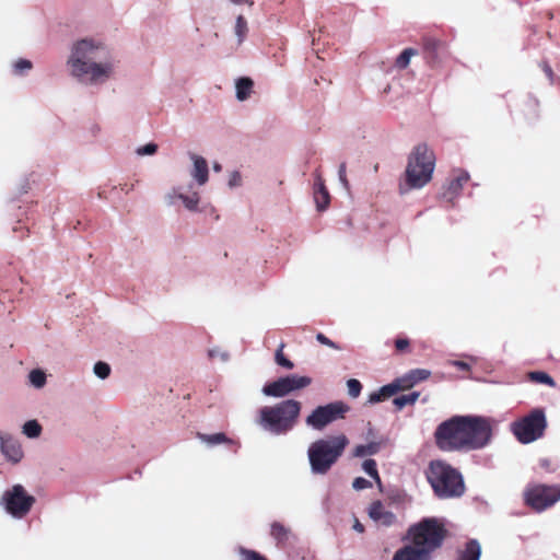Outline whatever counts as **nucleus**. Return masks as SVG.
<instances>
[{"label":"nucleus","instance_id":"obj_1","mask_svg":"<svg viewBox=\"0 0 560 560\" xmlns=\"http://www.w3.org/2000/svg\"><path fill=\"white\" fill-rule=\"evenodd\" d=\"M66 68L69 77L78 84L100 88L115 78L118 59L104 39L84 36L71 43Z\"/></svg>","mask_w":560,"mask_h":560},{"label":"nucleus","instance_id":"obj_2","mask_svg":"<svg viewBox=\"0 0 560 560\" xmlns=\"http://www.w3.org/2000/svg\"><path fill=\"white\" fill-rule=\"evenodd\" d=\"M491 425L478 416H455L442 422L435 431L436 445L443 451H474L489 444Z\"/></svg>","mask_w":560,"mask_h":560},{"label":"nucleus","instance_id":"obj_3","mask_svg":"<svg viewBox=\"0 0 560 560\" xmlns=\"http://www.w3.org/2000/svg\"><path fill=\"white\" fill-rule=\"evenodd\" d=\"M190 167L188 174L191 182L186 185L172 187L165 195L164 200L168 206L180 202L189 212H200L201 192L200 188L208 184L210 170L208 161L196 152H188Z\"/></svg>","mask_w":560,"mask_h":560},{"label":"nucleus","instance_id":"obj_4","mask_svg":"<svg viewBox=\"0 0 560 560\" xmlns=\"http://www.w3.org/2000/svg\"><path fill=\"white\" fill-rule=\"evenodd\" d=\"M409 536L411 544L398 549L393 560H429L442 544L444 530L436 520L425 518L409 529Z\"/></svg>","mask_w":560,"mask_h":560},{"label":"nucleus","instance_id":"obj_5","mask_svg":"<svg viewBox=\"0 0 560 560\" xmlns=\"http://www.w3.org/2000/svg\"><path fill=\"white\" fill-rule=\"evenodd\" d=\"M435 168V155L433 150L427 143H419L411 150L405 177L399 186L401 194L412 189H421L428 185L433 176Z\"/></svg>","mask_w":560,"mask_h":560},{"label":"nucleus","instance_id":"obj_6","mask_svg":"<svg viewBox=\"0 0 560 560\" xmlns=\"http://www.w3.org/2000/svg\"><path fill=\"white\" fill-rule=\"evenodd\" d=\"M300 412V401L283 400L273 406L262 407L258 412L257 424L271 434L282 435L295 427Z\"/></svg>","mask_w":560,"mask_h":560},{"label":"nucleus","instance_id":"obj_7","mask_svg":"<svg viewBox=\"0 0 560 560\" xmlns=\"http://www.w3.org/2000/svg\"><path fill=\"white\" fill-rule=\"evenodd\" d=\"M349 440L338 434L313 442L307 450L311 471L314 475H326L342 455Z\"/></svg>","mask_w":560,"mask_h":560},{"label":"nucleus","instance_id":"obj_8","mask_svg":"<svg viewBox=\"0 0 560 560\" xmlns=\"http://www.w3.org/2000/svg\"><path fill=\"white\" fill-rule=\"evenodd\" d=\"M427 478L440 498L459 497L464 493L465 486L462 475L445 462H431Z\"/></svg>","mask_w":560,"mask_h":560},{"label":"nucleus","instance_id":"obj_9","mask_svg":"<svg viewBox=\"0 0 560 560\" xmlns=\"http://www.w3.org/2000/svg\"><path fill=\"white\" fill-rule=\"evenodd\" d=\"M34 503L35 498L22 485L12 486L0 498V505L14 518H23L28 514Z\"/></svg>","mask_w":560,"mask_h":560},{"label":"nucleus","instance_id":"obj_10","mask_svg":"<svg viewBox=\"0 0 560 560\" xmlns=\"http://www.w3.org/2000/svg\"><path fill=\"white\" fill-rule=\"evenodd\" d=\"M546 424L544 411L535 409L528 416L515 421L512 424V431L521 443L527 444L542 436Z\"/></svg>","mask_w":560,"mask_h":560},{"label":"nucleus","instance_id":"obj_11","mask_svg":"<svg viewBox=\"0 0 560 560\" xmlns=\"http://www.w3.org/2000/svg\"><path fill=\"white\" fill-rule=\"evenodd\" d=\"M524 498L527 505L537 512H541L560 500V487L532 485L526 488Z\"/></svg>","mask_w":560,"mask_h":560},{"label":"nucleus","instance_id":"obj_12","mask_svg":"<svg viewBox=\"0 0 560 560\" xmlns=\"http://www.w3.org/2000/svg\"><path fill=\"white\" fill-rule=\"evenodd\" d=\"M348 410L349 407L341 401L319 406L314 409L310 416H307L305 422L308 427L315 430H323L335 420L342 419Z\"/></svg>","mask_w":560,"mask_h":560},{"label":"nucleus","instance_id":"obj_13","mask_svg":"<svg viewBox=\"0 0 560 560\" xmlns=\"http://www.w3.org/2000/svg\"><path fill=\"white\" fill-rule=\"evenodd\" d=\"M311 383L312 378L308 376L291 374L265 385L262 387V393L266 396L283 397L292 392L307 387Z\"/></svg>","mask_w":560,"mask_h":560},{"label":"nucleus","instance_id":"obj_14","mask_svg":"<svg viewBox=\"0 0 560 560\" xmlns=\"http://www.w3.org/2000/svg\"><path fill=\"white\" fill-rule=\"evenodd\" d=\"M368 514L377 525L392 526L396 522V516L393 512L385 509L381 501H374L370 504Z\"/></svg>","mask_w":560,"mask_h":560},{"label":"nucleus","instance_id":"obj_15","mask_svg":"<svg viewBox=\"0 0 560 560\" xmlns=\"http://www.w3.org/2000/svg\"><path fill=\"white\" fill-rule=\"evenodd\" d=\"M469 180V175L466 172L457 173L451 178L444 187L442 197L444 200L452 202L462 191L463 187Z\"/></svg>","mask_w":560,"mask_h":560},{"label":"nucleus","instance_id":"obj_16","mask_svg":"<svg viewBox=\"0 0 560 560\" xmlns=\"http://www.w3.org/2000/svg\"><path fill=\"white\" fill-rule=\"evenodd\" d=\"M314 201L318 211L326 210L330 201L329 192L319 173L315 174Z\"/></svg>","mask_w":560,"mask_h":560},{"label":"nucleus","instance_id":"obj_17","mask_svg":"<svg viewBox=\"0 0 560 560\" xmlns=\"http://www.w3.org/2000/svg\"><path fill=\"white\" fill-rule=\"evenodd\" d=\"M0 450L3 456L13 464L21 462L23 458L21 443L14 438L3 440Z\"/></svg>","mask_w":560,"mask_h":560},{"label":"nucleus","instance_id":"obj_18","mask_svg":"<svg viewBox=\"0 0 560 560\" xmlns=\"http://www.w3.org/2000/svg\"><path fill=\"white\" fill-rule=\"evenodd\" d=\"M431 375V372L424 369H416L411 370L401 377H398L399 383L402 386V389H409L412 386H415L417 383L424 381L429 378Z\"/></svg>","mask_w":560,"mask_h":560},{"label":"nucleus","instance_id":"obj_19","mask_svg":"<svg viewBox=\"0 0 560 560\" xmlns=\"http://www.w3.org/2000/svg\"><path fill=\"white\" fill-rule=\"evenodd\" d=\"M254 81L250 78L243 77L235 81L236 98L240 102L248 100L253 93Z\"/></svg>","mask_w":560,"mask_h":560},{"label":"nucleus","instance_id":"obj_20","mask_svg":"<svg viewBox=\"0 0 560 560\" xmlns=\"http://www.w3.org/2000/svg\"><path fill=\"white\" fill-rule=\"evenodd\" d=\"M270 535L277 540L278 544L282 545L289 540L291 530L283 524L275 522L271 524Z\"/></svg>","mask_w":560,"mask_h":560},{"label":"nucleus","instance_id":"obj_21","mask_svg":"<svg viewBox=\"0 0 560 560\" xmlns=\"http://www.w3.org/2000/svg\"><path fill=\"white\" fill-rule=\"evenodd\" d=\"M248 31L249 28L247 20L241 14L237 15L234 24V34L237 39V45H242L244 43V40L247 37Z\"/></svg>","mask_w":560,"mask_h":560},{"label":"nucleus","instance_id":"obj_22","mask_svg":"<svg viewBox=\"0 0 560 560\" xmlns=\"http://www.w3.org/2000/svg\"><path fill=\"white\" fill-rule=\"evenodd\" d=\"M481 547L477 540L467 542L465 550L460 555V560H479Z\"/></svg>","mask_w":560,"mask_h":560},{"label":"nucleus","instance_id":"obj_23","mask_svg":"<svg viewBox=\"0 0 560 560\" xmlns=\"http://www.w3.org/2000/svg\"><path fill=\"white\" fill-rule=\"evenodd\" d=\"M380 451V443L370 442L368 444L357 445L353 451V457H365L369 455H374Z\"/></svg>","mask_w":560,"mask_h":560},{"label":"nucleus","instance_id":"obj_24","mask_svg":"<svg viewBox=\"0 0 560 560\" xmlns=\"http://www.w3.org/2000/svg\"><path fill=\"white\" fill-rule=\"evenodd\" d=\"M43 431L42 425L35 419L26 421L22 425V433L28 439H37L40 436Z\"/></svg>","mask_w":560,"mask_h":560},{"label":"nucleus","instance_id":"obj_25","mask_svg":"<svg viewBox=\"0 0 560 560\" xmlns=\"http://www.w3.org/2000/svg\"><path fill=\"white\" fill-rule=\"evenodd\" d=\"M27 377H28L30 384L36 389L43 388L47 382L46 373L40 369L32 370L28 373Z\"/></svg>","mask_w":560,"mask_h":560},{"label":"nucleus","instance_id":"obj_26","mask_svg":"<svg viewBox=\"0 0 560 560\" xmlns=\"http://www.w3.org/2000/svg\"><path fill=\"white\" fill-rule=\"evenodd\" d=\"M419 396L420 394L418 392H413L396 397L393 402L398 409H402L408 405H413L418 400Z\"/></svg>","mask_w":560,"mask_h":560},{"label":"nucleus","instance_id":"obj_27","mask_svg":"<svg viewBox=\"0 0 560 560\" xmlns=\"http://www.w3.org/2000/svg\"><path fill=\"white\" fill-rule=\"evenodd\" d=\"M198 438L201 442L208 445H217L221 443H225L228 438L224 433H214V434H198Z\"/></svg>","mask_w":560,"mask_h":560},{"label":"nucleus","instance_id":"obj_28","mask_svg":"<svg viewBox=\"0 0 560 560\" xmlns=\"http://www.w3.org/2000/svg\"><path fill=\"white\" fill-rule=\"evenodd\" d=\"M417 54L412 48H407L396 59V66L399 69H405L409 66L411 58Z\"/></svg>","mask_w":560,"mask_h":560},{"label":"nucleus","instance_id":"obj_29","mask_svg":"<svg viewBox=\"0 0 560 560\" xmlns=\"http://www.w3.org/2000/svg\"><path fill=\"white\" fill-rule=\"evenodd\" d=\"M362 469L373 478L378 486H381V478L377 472L376 463L374 459H365L362 464Z\"/></svg>","mask_w":560,"mask_h":560},{"label":"nucleus","instance_id":"obj_30","mask_svg":"<svg viewBox=\"0 0 560 560\" xmlns=\"http://www.w3.org/2000/svg\"><path fill=\"white\" fill-rule=\"evenodd\" d=\"M226 185H228L229 189H231V190L242 187L243 186V175L241 174V172L236 171V170L231 171L228 174Z\"/></svg>","mask_w":560,"mask_h":560},{"label":"nucleus","instance_id":"obj_31","mask_svg":"<svg viewBox=\"0 0 560 560\" xmlns=\"http://www.w3.org/2000/svg\"><path fill=\"white\" fill-rule=\"evenodd\" d=\"M283 348H284V345L281 343L279 346L278 350L276 351V355H275L276 363L287 370H292L294 368V364L291 360H289L288 358L284 357Z\"/></svg>","mask_w":560,"mask_h":560},{"label":"nucleus","instance_id":"obj_32","mask_svg":"<svg viewBox=\"0 0 560 560\" xmlns=\"http://www.w3.org/2000/svg\"><path fill=\"white\" fill-rule=\"evenodd\" d=\"M158 149H159L158 144H155L153 142H149L144 145L138 147L136 149V154L138 156H151L158 152Z\"/></svg>","mask_w":560,"mask_h":560},{"label":"nucleus","instance_id":"obj_33","mask_svg":"<svg viewBox=\"0 0 560 560\" xmlns=\"http://www.w3.org/2000/svg\"><path fill=\"white\" fill-rule=\"evenodd\" d=\"M529 377H530L532 381H535L537 383L546 384V385H549L551 387L555 386L553 380L547 373H544V372H532L529 374Z\"/></svg>","mask_w":560,"mask_h":560},{"label":"nucleus","instance_id":"obj_34","mask_svg":"<svg viewBox=\"0 0 560 560\" xmlns=\"http://www.w3.org/2000/svg\"><path fill=\"white\" fill-rule=\"evenodd\" d=\"M238 553L241 556V560H267L264 556L258 553L257 551L249 550L243 547L238 548Z\"/></svg>","mask_w":560,"mask_h":560},{"label":"nucleus","instance_id":"obj_35","mask_svg":"<svg viewBox=\"0 0 560 560\" xmlns=\"http://www.w3.org/2000/svg\"><path fill=\"white\" fill-rule=\"evenodd\" d=\"M93 371L97 377L104 380V378L108 377V375L110 373V368L107 363L100 361V362L95 363Z\"/></svg>","mask_w":560,"mask_h":560},{"label":"nucleus","instance_id":"obj_36","mask_svg":"<svg viewBox=\"0 0 560 560\" xmlns=\"http://www.w3.org/2000/svg\"><path fill=\"white\" fill-rule=\"evenodd\" d=\"M348 394L355 398L360 395L362 386L358 380L351 378L347 382Z\"/></svg>","mask_w":560,"mask_h":560},{"label":"nucleus","instance_id":"obj_37","mask_svg":"<svg viewBox=\"0 0 560 560\" xmlns=\"http://www.w3.org/2000/svg\"><path fill=\"white\" fill-rule=\"evenodd\" d=\"M208 355L210 359H220L222 362H226L230 358L229 353L220 348L210 349Z\"/></svg>","mask_w":560,"mask_h":560},{"label":"nucleus","instance_id":"obj_38","mask_svg":"<svg viewBox=\"0 0 560 560\" xmlns=\"http://www.w3.org/2000/svg\"><path fill=\"white\" fill-rule=\"evenodd\" d=\"M32 68V62L27 59H19L14 62L13 69L15 73H23Z\"/></svg>","mask_w":560,"mask_h":560},{"label":"nucleus","instance_id":"obj_39","mask_svg":"<svg viewBox=\"0 0 560 560\" xmlns=\"http://www.w3.org/2000/svg\"><path fill=\"white\" fill-rule=\"evenodd\" d=\"M398 390H404L398 378H396L393 383L383 386V392H387L389 396L395 395Z\"/></svg>","mask_w":560,"mask_h":560},{"label":"nucleus","instance_id":"obj_40","mask_svg":"<svg viewBox=\"0 0 560 560\" xmlns=\"http://www.w3.org/2000/svg\"><path fill=\"white\" fill-rule=\"evenodd\" d=\"M352 487L354 490L360 491L371 488L372 483L363 477H357L352 482Z\"/></svg>","mask_w":560,"mask_h":560},{"label":"nucleus","instance_id":"obj_41","mask_svg":"<svg viewBox=\"0 0 560 560\" xmlns=\"http://www.w3.org/2000/svg\"><path fill=\"white\" fill-rule=\"evenodd\" d=\"M338 177H339V182L342 185V187L345 189L349 190V182L347 179L346 164L345 163L340 164V166H339Z\"/></svg>","mask_w":560,"mask_h":560},{"label":"nucleus","instance_id":"obj_42","mask_svg":"<svg viewBox=\"0 0 560 560\" xmlns=\"http://www.w3.org/2000/svg\"><path fill=\"white\" fill-rule=\"evenodd\" d=\"M316 340L320 342L322 345H325L327 347H330L332 349L339 350V347L331 341L329 338H327L324 334L319 332L316 335Z\"/></svg>","mask_w":560,"mask_h":560},{"label":"nucleus","instance_id":"obj_43","mask_svg":"<svg viewBox=\"0 0 560 560\" xmlns=\"http://www.w3.org/2000/svg\"><path fill=\"white\" fill-rule=\"evenodd\" d=\"M382 400H384V398L381 395L380 390L374 392V393L370 394V396H369V402H371V404H376V402H380Z\"/></svg>","mask_w":560,"mask_h":560},{"label":"nucleus","instance_id":"obj_44","mask_svg":"<svg viewBox=\"0 0 560 560\" xmlns=\"http://www.w3.org/2000/svg\"><path fill=\"white\" fill-rule=\"evenodd\" d=\"M452 365L460 369V370H465V371H468L470 369V365L464 361H459V360H454V361H451L450 362Z\"/></svg>","mask_w":560,"mask_h":560},{"label":"nucleus","instance_id":"obj_45","mask_svg":"<svg viewBox=\"0 0 560 560\" xmlns=\"http://www.w3.org/2000/svg\"><path fill=\"white\" fill-rule=\"evenodd\" d=\"M395 345L398 350H404L408 347L409 341L407 339H397Z\"/></svg>","mask_w":560,"mask_h":560},{"label":"nucleus","instance_id":"obj_46","mask_svg":"<svg viewBox=\"0 0 560 560\" xmlns=\"http://www.w3.org/2000/svg\"><path fill=\"white\" fill-rule=\"evenodd\" d=\"M229 2L234 5L248 4L252 7L254 4V0H229Z\"/></svg>","mask_w":560,"mask_h":560},{"label":"nucleus","instance_id":"obj_47","mask_svg":"<svg viewBox=\"0 0 560 560\" xmlns=\"http://www.w3.org/2000/svg\"><path fill=\"white\" fill-rule=\"evenodd\" d=\"M546 75L549 78L550 82H553V72L551 70V68L548 66V65H544L542 67Z\"/></svg>","mask_w":560,"mask_h":560},{"label":"nucleus","instance_id":"obj_48","mask_svg":"<svg viewBox=\"0 0 560 560\" xmlns=\"http://www.w3.org/2000/svg\"><path fill=\"white\" fill-rule=\"evenodd\" d=\"M352 528L358 533L364 532V526L358 520L354 521Z\"/></svg>","mask_w":560,"mask_h":560},{"label":"nucleus","instance_id":"obj_49","mask_svg":"<svg viewBox=\"0 0 560 560\" xmlns=\"http://www.w3.org/2000/svg\"><path fill=\"white\" fill-rule=\"evenodd\" d=\"M90 132L93 136H97L101 132V127L98 125L94 124L90 127Z\"/></svg>","mask_w":560,"mask_h":560},{"label":"nucleus","instance_id":"obj_50","mask_svg":"<svg viewBox=\"0 0 560 560\" xmlns=\"http://www.w3.org/2000/svg\"><path fill=\"white\" fill-rule=\"evenodd\" d=\"M212 168H213V171H214V172L219 173V172H221L222 166H221V164H220V163L215 162V163L213 164Z\"/></svg>","mask_w":560,"mask_h":560},{"label":"nucleus","instance_id":"obj_51","mask_svg":"<svg viewBox=\"0 0 560 560\" xmlns=\"http://www.w3.org/2000/svg\"><path fill=\"white\" fill-rule=\"evenodd\" d=\"M539 463H540L541 467H546L547 468L549 466V460L547 458L540 459Z\"/></svg>","mask_w":560,"mask_h":560},{"label":"nucleus","instance_id":"obj_52","mask_svg":"<svg viewBox=\"0 0 560 560\" xmlns=\"http://www.w3.org/2000/svg\"><path fill=\"white\" fill-rule=\"evenodd\" d=\"M11 438L12 436H10V435H4V434L0 433V446L2 445L3 440L11 439Z\"/></svg>","mask_w":560,"mask_h":560},{"label":"nucleus","instance_id":"obj_53","mask_svg":"<svg viewBox=\"0 0 560 560\" xmlns=\"http://www.w3.org/2000/svg\"><path fill=\"white\" fill-rule=\"evenodd\" d=\"M378 390H380V393H381V395L383 396V398H384V399H386V398L390 397V396L387 394V392H383V387H381Z\"/></svg>","mask_w":560,"mask_h":560}]
</instances>
